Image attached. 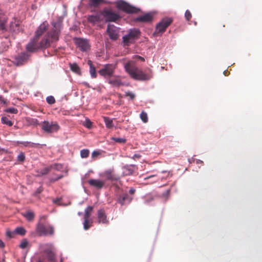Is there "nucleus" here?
<instances>
[{"instance_id": "nucleus-1", "label": "nucleus", "mask_w": 262, "mask_h": 262, "mask_svg": "<svg viewBox=\"0 0 262 262\" xmlns=\"http://www.w3.org/2000/svg\"><path fill=\"white\" fill-rule=\"evenodd\" d=\"M48 24L45 21L42 23L35 32V37L30 40L26 46L28 51L33 52L39 49L47 48L51 44L58 40V36L61 29V24L60 22H53L52 30L48 32L41 40L39 41L40 36L46 30Z\"/></svg>"}, {"instance_id": "nucleus-2", "label": "nucleus", "mask_w": 262, "mask_h": 262, "mask_svg": "<svg viewBox=\"0 0 262 262\" xmlns=\"http://www.w3.org/2000/svg\"><path fill=\"white\" fill-rule=\"evenodd\" d=\"M124 69L129 76L135 80H148L152 77L151 70H149L148 73H145L142 70L138 69L134 63L130 62L124 64Z\"/></svg>"}, {"instance_id": "nucleus-3", "label": "nucleus", "mask_w": 262, "mask_h": 262, "mask_svg": "<svg viewBox=\"0 0 262 262\" xmlns=\"http://www.w3.org/2000/svg\"><path fill=\"white\" fill-rule=\"evenodd\" d=\"M140 35V32L138 29L133 28L128 30L127 33L122 37L124 46H129L134 43Z\"/></svg>"}, {"instance_id": "nucleus-4", "label": "nucleus", "mask_w": 262, "mask_h": 262, "mask_svg": "<svg viewBox=\"0 0 262 262\" xmlns=\"http://www.w3.org/2000/svg\"><path fill=\"white\" fill-rule=\"evenodd\" d=\"M172 19L170 17H165L161 20L156 26L155 34L157 36L161 35L166 30V28L171 24Z\"/></svg>"}, {"instance_id": "nucleus-5", "label": "nucleus", "mask_w": 262, "mask_h": 262, "mask_svg": "<svg viewBox=\"0 0 262 262\" xmlns=\"http://www.w3.org/2000/svg\"><path fill=\"white\" fill-rule=\"evenodd\" d=\"M116 4L118 9L128 13H136L139 10L138 8L122 0L117 1Z\"/></svg>"}, {"instance_id": "nucleus-6", "label": "nucleus", "mask_w": 262, "mask_h": 262, "mask_svg": "<svg viewBox=\"0 0 262 262\" xmlns=\"http://www.w3.org/2000/svg\"><path fill=\"white\" fill-rule=\"evenodd\" d=\"M99 176L103 179V180L105 181V182L106 181H118L119 179V176L115 173L113 168L108 169L100 173Z\"/></svg>"}, {"instance_id": "nucleus-7", "label": "nucleus", "mask_w": 262, "mask_h": 262, "mask_svg": "<svg viewBox=\"0 0 262 262\" xmlns=\"http://www.w3.org/2000/svg\"><path fill=\"white\" fill-rule=\"evenodd\" d=\"M43 132L48 133L56 132L59 129V126L56 122L44 121L41 125Z\"/></svg>"}, {"instance_id": "nucleus-8", "label": "nucleus", "mask_w": 262, "mask_h": 262, "mask_svg": "<svg viewBox=\"0 0 262 262\" xmlns=\"http://www.w3.org/2000/svg\"><path fill=\"white\" fill-rule=\"evenodd\" d=\"M102 15L106 21H116L120 18L118 14L109 9L102 11Z\"/></svg>"}, {"instance_id": "nucleus-9", "label": "nucleus", "mask_w": 262, "mask_h": 262, "mask_svg": "<svg viewBox=\"0 0 262 262\" xmlns=\"http://www.w3.org/2000/svg\"><path fill=\"white\" fill-rule=\"evenodd\" d=\"M115 67L112 64H105L104 67L99 71L100 75L104 77H111L114 72Z\"/></svg>"}, {"instance_id": "nucleus-10", "label": "nucleus", "mask_w": 262, "mask_h": 262, "mask_svg": "<svg viewBox=\"0 0 262 262\" xmlns=\"http://www.w3.org/2000/svg\"><path fill=\"white\" fill-rule=\"evenodd\" d=\"M75 43L77 47L82 51H86L90 48L89 41L87 39L78 38L75 39Z\"/></svg>"}, {"instance_id": "nucleus-11", "label": "nucleus", "mask_w": 262, "mask_h": 262, "mask_svg": "<svg viewBox=\"0 0 262 262\" xmlns=\"http://www.w3.org/2000/svg\"><path fill=\"white\" fill-rule=\"evenodd\" d=\"M37 231L41 234H53L54 233V228L51 225H44L39 224L37 228Z\"/></svg>"}, {"instance_id": "nucleus-12", "label": "nucleus", "mask_w": 262, "mask_h": 262, "mask_svg": "<svg viewBox=\"0 0 262 262\" xmlns=\"http://www.w3.org/2000/svg\"><path fill=\"white\" fill-rule=\"evenodd\" d=\"M107 32L110 38L113 40H116L118 37L119 30L117 27L113 25H108L107 28Z\"/></svg>"}, {"instance_id": "nucleus-13", "label": "nucleus", "mask_w": 262, "mask_h": 262, "mask_svg": "<svg viewBox=\"0 0 262 262\" xmlns=\"http://www.w3.org/2000/svg\"><path fill=\"white\" fill-rule=\"evenodd\" d=\"M89 184L98 189L102 188L105 186V181L100 179H90L88 181Z\"/></svg>"}, {"instance_id": "nucleus-14", "label": "nucleus", "mask_w": 262, "mask_h": 262, "mask_svg": "<svg viewBox=\"0 0 262 262\" xmlns=\"http://www.w3.org/2000/svg\"><path fill=\"white\" fill-rule=\"evenodd\" d=\"M103 18L102 11H101L94 15H90L88 17V20L89 22L95 24L101 21Z\"/></svg>"}, {"instance_id": "nucleus-15", "label": "nucleus", "mask_w": 262, "mask_h": 262, "mask_svg": "<svg viewBox=\"0 0 262 262\" xmlns=\"http://www.w3.org/2000/svg\"><path fill=\"white\" fill-rule=\"evenodd\" d=\"M29 56L26 53H22L16 56L14 59V62L17 66H20L23 64L28 59Z\"/></svg>"}, {"instance_id": "nucleus-16", "label": "nucleus", "mask_w": 262, "mask_h": 262, "mask_svg": "<svg viewBox=\"0 0 262 262\" xmlns=\"http://www.w3.org/2000/svg\"><path fill=\"white\" fill-rule=\"evenodd\" d=\"M153 15L151 13H148L144 15L140 16L135 19L136 21L148 23L152 21Z\"/></svg>"}, {"instance_id": "nucleus-17", "label": "nucleus", "mask_w": 262, "mask_h": 262, "mask_svg": "<svg viewBox=\"0 0 262 262\" xmlns=\"http://www.w3.org/2000/svg\"><path fill=\"white\" fill-rule=\"evenodd\" d=\"M132 199L133 198L130 196L127 193H123L120 195L118 202L122 205L129 203Z\"/></svg>"}, {"instance_id": "nucleus-18", "label": "nucleus", "mask_w": 262, "mask_h": 262, "mask_svg": "<svg viewBox=\"0 0 262 262\" xmlns=\"http://www.w3.org/2000/svg\"><path fill=\"white\" fill-rule=\"evenodd\" d=\"M123 174L125 176L131 175L136 169L135 165H126L123 167Z\"/></svg>"}, {"instance_id": "nucleus-19", "label": "nucleus", "mask_w": 262, "mask_h": 262, "mask_svg": "<svg viewBox=\"0 0 262 262\" xmlns=\"http://www.w3.org/2000/svg\"><path fill=\"white\" fill-rule=\"evenodd\" d=\"M98 221L99 223H101L103 224H106L108 223V220L107 219V216L104 212V211L102 209L99 210L98 211Z\"/></svg>"}, {"instance_id": "nucleus-20", "label": "nucleus", "mask_w": 262, "mask_h": 262, "mask_svg": "<svg viewBox=\"0 0 262 262\" xmlns=\"http://www.w3.org/2000/svg\"><path fill=\"white\" fill-rule=\"evenodd\" d=\"M88 64L90 67V73L91 76L93 78H95L97 77V74L95 67L93 65L92 61L91 60L88 61Z\"/></svg>"}, {"instance_id": "nucleus-21", "label": "nucleus", "mask_w": 262, "mask_h": 262, "mask_svg": "<svg viewBox=\"0 0 262 262\" xmlns=\"http://www.w3.org/2000/svg\"><path fill=\"white\" fill-rule=\"evenodd\" d=\"M108 83L114 86H119L123 85L121 80L119 78L111 79L109 80Z\"/></svg>"}, {"instance_id": "nucleus-22", "label": "nucleus", "mask_w": 262, "mask_h": 262, "mask_svg": "<svg viewBox=\"0 0 262 262\" xmlns=\"http://www.w3.org/2000/svg\"><path fill=\"white\" fill-rule=\"evenodd\" d=\"M70 69L74 73L80 75L81 70L80 67L76 63H70Z\"/></svg>"}, {"instance_id": "nucleus-23", "label": "nucleus", "mask_w": 262, "mask_h": 262, "mask_svg": "<svg viewBox=\"0 0 262 262\" xmlns=\"http://www.w3.org/2000/svg\"><path fill=\"white\" fill-rule=\"evenodd\" d=\"M103 119L105 126L107 128H112L114 127V125L113 122V119H111L107 117H104Z\"/></svg>"}, {"instance_id": "nucleus-24", "label": "nucleus", "mask_w": 262, "mask_h": 262, "mask_svg": "<svg viewBox=\"0 0 262 262\" xmlns=\"http://www.w3.org/2000/svg\"><path fill=\"white\" fill-rule=\"evenodd\" d=\"M20 144H21L23 145L26 147L34 148L36 147L38 145H39V143H35L28 141H22L19 142Z\"/></svg>"}, {"instance_id": "nucleus-25", "label": "nucleus", "mask_w": 262, "mask_h": 262, "mask_svg": "<svg viewBox=\"0 0 262 262\" xmlns=\"http://www.w3.org/2000/svg\"><path fill=\"white\" fill-rule=\"evenodd\" d=\"M23 215L29 221H32L34 217V213L31 211L26 212L23 213Z\"/></svg>"}, {"instance_id": "nucleus-26", "label": "nucleus", "mask_w": 262, "mask_h": 262, "mask_svg": "<svg viewBox=\"0 0 262 262\" xmlns=\"http://www.w3.org/2000/svg\"><path fill=\"white\" fill-rule=\"evenodd\" d=\"M14 232L17 234L24 235L25 234L26 231L24 228H23L22 227H17L15 229V230L14 231Z\"/></svg>"}, {"instance_id": "nucleus-27", "label": "nucleus", "mask_w": 262, "mask_h": 262, "mask_svg": "<svg viewBox=\"0 0 262 262\" xmlns=\"http://www.w3.org/2000/svg\"><path fill=\"white\" fill-rule=\"evenodd\" d=\"M102 2V0H90L89 5L90 7H97Z\"/></svg>"}, {"instance_id": "nucleus-28", "label": "nucleus", "mask_w": 262, "mask_h": 262, "mask_svg": "<svg viewBox=\"0 0 262 262\" xmlns=\"http://www.w3.org/2000/svg\"><path fill=\"white\" fill-rule=\"evenodd\" d=\"M90 151L87 149H83L80 151V156L82 158H86L88 157Z\"/></svg>"}, {"instance_id": "nucleus-29", "label": "nucleus", "mask_w": 262, "mask_h": 262, "mask_svg": "<svg viewBox=\"0 0 262 262\" xmlns=\"http://www.w3.org/2000/svg\"><path fill=\"white\" fill-rule=\"evenodd\" d=\"M29 246V243L27 239H24L20 243L19 247L21 249H26Z\"/></svg>"}, {"instance_id": "nucleus-30", "label": "nucleus", "mask_w": 262, "mask_h": 262, "mask_svg": "<svg viewBox=\"0 0 262 262\" xmlns=\"http://www.w3.org/2000/svg\"><path fill=\"white\" fill-rule=\"evenodd\" d=\"M14 21V22L11 21L10 24V29L12 31H15L18 26V23L16 22L15 19Z\"/></svg>"}, {"instance_id": "nucleus-31", "label": "nucleus", "mask_w": 262, "mask_h": 262, "mask_svg": "<svg viewBox=\"0 0 262 262\" xmlns=\"http://www.w3.org/2000/svg\"><path fill=\"white\" fill-rule=\"evenodd\" d=\"M1 120L2 123L3 124H6L9 126H11L13 125L12 122L11 120H9L6 117H3L2 118Z\"/></svg>"}, {"instance_id": "nucleus-32", "label": "nucleus", "mask_w": 262, "mask_h": 262, "mask_svg": "<svg viewBox=\"0 0 262 262\" xmlns=\"http://www.w3.org/2000/svg\"><path fill=\"white\" fill-rule=\"evenodd\" d=\"M5 17L0 13V27L2 29L4 30L5 28Z\"/></svg>"}, {"instance_id": "nucleus-33", "label": "nucleus", "mask_w": 262, "mask_h": 262, "mask_svg": "<svg viewBox=\"0 0 262 262\" xmlns=\"http://www.w3.org/2000/svg\"><path fill=\"white\" fill-rule=\"evenodd\" d=\"M63 177H64V176L61 174L55 175L50 178V181L51 182H54L57 181L58 180L61 179Z\"/></svg>"}, {"instance_id": "nucleus-34", "label": "nucleus", "mask_w": 262, "mask_h": 262, "mask_svg": "<svg viewBox=\"0 0 262 262\" xmlns=\"http://www.w3.org/2000/svg\"><path fill=\"white\" fill-rule=\"evenodd\" d=\"M92 223V222L90 221L89 219H84L83 222V228L84 230H88L90 227Z\"/></svg>"}, {"instance_id": "nucleus-35", "label": "nucleus", "mask_w": 262, "mask_h": 262, "mask_svg": "<svg viewBox=\"0 0 262 262\" xmlns=\"http://www.w3.org/2000/svg\"><path fill=\"white\" fill-rule=\"evenodd\" d=\"M140 118L143 122H147L148 120L147 114L144 112H142L140 114Z\"/></svg>"}, {"instance_id": "nucleus-36", "label": "nucleus", "mask_w": 262, "mask_h": 262, "mask_svg": "<svg viewBox=\"0 0 262 262\" xmlns=\"http://www.w3.org/2000/svg\"><path fill=\"white\" fill-rule=\"evenodd\" d=\"M50 170V168H49V167L45 168L40 170V171L39 172V173L38 174L37 176H41L47 174L49 172Z\"/></svg>"}, {"instance_id": "nucleus-37", "label": "nucleus", "mask_w": 262, "mask_h": 262, "mask_svg": "<svg viewBox=\"0 0 262 262\" xmlns=\"http://www.w3.org/2000/svg\"><path fill=\"white\" fill-rule=\"evenodd\" d=\"M111 140L115 141L116 142L120 143H124L126 141V139L123 138H115L112 137L111 138Z\"/></svg>"}, {"instance_id": "nucleus-38", "label": "nucleus", "mask_w": 262, "mask_h": 262, "mask_svg": "<svg viewBox=\"0 0 262 262\" xmlns=\"http://www.w3.org/2000/svg\"><path fill=\"white\" fill-rule=\"evenodd\" d=\"M5 112H7V113H12V114H17L18 112V111L16 108H15L14 107H10V108H7L5 110Z\"/></svg>"}, {"instance_id": "nucleus-39", "label": "nucleus", "mask_w": 262, "mask_h": 262, "mask_svg": "<svg viewBox=\"0 0 262 262\" xmlns=\"http://www.w3.org/2000/svg\"><path fill=\"white\" fill-rule=\"evenodd\" d=\"M47 102L50 104H52L55 103V100L54 98V97L50 96H48L46 98Z\"/></svg>"}, {"instance_id": "nucleus-40", "label": "nucleus", "mask_w": 262, "mask_h": 262, "mask_svg": "<svg viewBox=\"0 0 262 262\" xmlns=\"http://www.w3.org/2000/svg\"><path fill=\"white\" fill-rule=\"evenodd\" d=\"M83 125L88 128H90L92 126V122L89 119H86L83 123Z\"/></svg>"}, {"instance_id": "nucleus-41", "label": "nucleus", "mask_w": 262, "mask_h": 262, "mask_svg": "<svg viewBox=\"0 0 262 262\" xmlns=\"http://www.w3.org/2000/svg\"><path fill=\"white\" fill-rule=\"evenodd\" d=\"M25 159V156L24 153H20L17 156V160L20 162H23Z\"/></svg>"}, {"instance_id": "nucleus-42", "label": "nucleus", "mask_w": 262, "mask_h": 262, "mask_svg": "<svg viewBox=\"0 0 262 262\" xmlns=\"http://www.w3.org/2000/svg\"><path fill=\"white\" fill-rule=\"evenodd\" d=\"M51 167L54 168V169L59 171L62 168V166L61 164H55L54 165H53Z\"/></svg>"}, {"instance_id": "nucleus-43", "label": "nucleus", "mask_w": 262, "mask_h": 262, "mask_svg": "<svg viewBox=\"0 0 262 262\" xmlns=\"http://www.w3.org/2000/svg\"><path fill=\"white\" fill-rule=\"evenodd\" d=\"M185 17L187 20H189L191 17V14L189 10H186L185 13Z\"/></svg>"}, {"instance_id": "nucleus-44", "label": "nucleus", "mask_w": 262, "mask_h": 262, "mask_svg": "<svg viewBox=\"0 0 262 262\" xmlns=\"http://www.w3.org/2000/svg\"><path fill=\"white\" fill-rule=\"evenodd\" d=\"M100 154V152L98 150H94L92 153V158L93 159H95L97 158L99 155Z\"/></svg>"}, {"instance_id": "nucleus-45", "label": "nucleus", "mask_w": 262, "mask_h": 262, "mask_svg": "<svg viewBox=\"0 0 262 262\" xmlns=\"http://www.w3.org/2000/svg\"><path fill=\"white\" fill-rule=\"evenodd\" d=\"M125 95L129 97L131 99H133L135 98V95L132 92H126Z\"/></svg>"}, {"instance_id": "nucleus-46", "label": "nucleus", "mask_w": 262, "mask_h": 262, "mask_svg": "<svg viewBox=\"0 0 262 262\" xmlns=\"http://www.w3.org/2000/svg\"><path fill=\"white\" fill-rule=\"evenodd\" d=\"M92 210H93V207H92V206H88L85 209V211L84 212H89V213H91V212L92 211Z\"/></svg>"}, {"instance_id": "nucleus-47", "label": "nucleus", "mask_w": 262, "mask_h": 262, "mask_svg": "<svg viewBox=\"0 0 262 262\" xmlns=\"http://www.w3.org/2000/svg\"><path fill=\"white\" fill-rule=\"evenodd\" d=\"M169 193H170V190L169 189L167 190L166 191H165L163 193V196H165V197L168 196L169 195Z\"/></svg>"}, {"instance_id": "nucleus-48", "label": "nucleus", "mask_w": 262, "mask_h": 262, "mask_svg": "<svg viewBox=\"0 0 262 262\" xmlns=\"http://www.w3.org/2000/svg\"><path fill=\"white\" fill-rule=\"evenodd\" d=\"M135 58L137 60H140L141 61H144L145 60L144 58L140 56L136 55L135 56Z\"/></svg>"}, {"instance_id": "nucleus-49", "label": "nucleus", "mask_w": 262, "mask_h": 262, "mask_svg": "<svg viewBox=\"0 0 262 262\" xmlns=\"http://www.w3.org/2000/svg\"><path fill=\"white\" fill-rule=\"evenodd\" d=\"M90 214H91V213L87 212H85L84 219H89Z\"/></svg>"}, {"instance_id": "nucleus-50", "label": "nucleus", "mask_w": 262, "mask_h": 262, "mask_svg": "<svg viewBox=\"0 0 262 262\" xmlns=\"http://www.w3.org/2000/svg\"><path fill=\"white\" fill-rule=\"evenodd\" d=\"M152 200V198H150L149 199H147V200H146L145 201V202H144V203H145V204H149V202H150V201H151Z\"/></svg>"}, {"instance_id": "nucleus-51", "label": "nucleus", "mask_w": 262, "mask_h": 262, "mask_svg": "<svg viewBox=\"0 0 262 262\" xmlns=\"http://www.w3.org/2000/svg\"><path fill=\"white\" fill-rule=\"evenodd\" d=\"M14 233H15L14 232V231L13 232L8 231L7 232V235L9 236V237H12Z\"/></svg>"}, {"instance_id": "nucleus-52", "label": "nucleus", "mask_w": 262, "mask_h": 262, "mask_svg": "<svg viewBox=\"0 0 262 262\" xmlns=\"http://www.w3.org/2000/svg\"><path fill=\"white\" fill-rule=\"evenodd\" d=\"M5 247V244L0 239V248H4Z\"/></svg>"}, {"instance_id": "nucleus-53", "label": "nucleus", "mask_w": 262, "mask_h": 262, "mask_svg": "<svg viewBox=\"0 0 262 262\" xmlns=\"http://www.w3.org/2000/svg\"><path fill=\"white\" fill-rule=\"evenodd\" d=\"M129 193L132 194H134L135 192V189L134 188H130L129 191Z\"/></svg>"}, {"instance_id": "nucleus-54", "label": "nucleus", "mask_w": 262, "mask_h": 262, "mask_svg": "<svg viewBox=\"0 0 262 262\" xmlns=\"http://www.w3.org/2000/svg\"><path fill=\"white\" fill-rule=\"evenodd\" d=\"M194 161H195V159H194V158H192L191 159H188V162L190 163H191L192 162H194Z\"/></svg>"}, {"instance_id": "nucleus-55", "label": "nucleus", "mask_w": 262, "mask_h": 262, "mask_svg": "<svg viewBox=\"0 0 262 262\" xmlns=\"http://www.w3.org/2000/svg\"><path fill=\"white\" fill-rule=\"evenodd\" d=\"M196 164H200L203 163V161L200 160H195Z\"/></svg>"}, {"instance_id": "nucleus-56", "label": "nucleus", "mask_w": 262, "mask_h": 262, "mask_svg": "<svg viewBox=\"0 0 262 262\" xmlns=\"http://www.w3.org/2000/svg\"><path fill=\"white\" fill-rule=\"evenodd\" d=\"M155 177V175H151V176H150L149 177H146L144 178V180H148L149 179H150V178H154Z\"/></svg>"}, {"instance_id": "nucleus-57", "label": "nucleus", "mask_w": 262, "mask_h": 262, "mask_svg": "<svg viewBox=\"0 0 262 262\" xmlns=\"http://www.w3.org/2000/svg\"><path fill=\"white\" fill-rule=\"evenodd\" d=\"M140 157V155L139 154H135L133 156V158H139Z\"/></svg>"}, {"instance_id": "nucleus-58", "label": "nucleus", "mask_w": 262, "mask_h": 262, "mask_svg": "<svg viewBox=\"0 0 262 262\" xmlns=\"http://www.w3.org/2000/svg\"><path fill=\"white\" fill-rule=\"evenodd\" d=\"M4 103H6V100L4 99L3 98H2V100H1Z\"/></svg>"}, {"instance_id": "nucleus-59", "label": "nucleus", "mask_w": 262, "mask_h": 262, "mask_svg": "<svg viewBox=\"0 0 262 262\" xmlns=\"http://www.w3.org/2000/svg\"><path fill=\"white\" fill-rule=\"evenodd\" d=\"M83 84L87 86H89V84L86 82H83Z\"/></svg>"}, {"instance_id": "nucleus-60", "label": "nucleus", "mask_w": 262, "mask_h": 262, "mask_svg": "<svg viewBox=\"0 0 262 262\" xmlns=\"http://www.w3.org/2000/svg\"><path fill=\"white\" fill-rule=\"evenodd\" d=\"M58 201H59V199H57L56 200L54 201V202L57 203Z\"/></svg>"}, {"instance_id": "nucleus-61", "label": "nucleus", "mask_w": 262, "mask_h": 262, "mask_svg": "<svg viewBox=\"0 0 262 262\" xmlns=\"http://www.w3.org/2000/svg\"><path fill=\"white\" fill-rule=\"evenodd\" d=\"M78 215H82V212H78Z\"/></svg>"}, {"instance_id": "nucleus-62", "label": "nucleus", "mask_w": 262, "mask_h": 262, "mask_svg": "<svg viewBox=\"0 0 262 262\" xmlns=\"http://www.w3.org/2000/svg\"><path fill=\"white\" fill-rule=\"evenodd\" d=\"M224 74L225 76L226 75V72L225 71L224 72Z\"/></svg>"}, {"instance_id": "nucleus-63", "label": "nucleus", "mask_w": 262, "mask_h": 262, "mask_svg": "<svg viewBox=\"0 0 262 262\" xmlns=\"http://www.w3.org/2000/svg\"><path fill=\"white\" fill-rule=\"evenodd\" d=\"M157 180H155V181H153V182H151L150 183H154V182H157Z\"/></svg>"}, {"instance_id": "nucleus-64", "label": "nucleus", "mask_w": 262, "mask_h": 262, "mask_svg": "<svg viewBox=\"0 0 262 262\" xmlns=\"http://www.w3.org/2000/svg\"><path fill=\"white\" fill-rule=\"evenodd\" d=\"M162 172L163 173H165V172H167V171H163Z\"/></svg>"}]
</instances>
